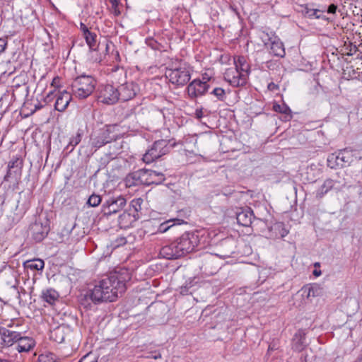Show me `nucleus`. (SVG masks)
Listing matches in <instances>:
<instances>
[{
	"label": "nucleus",
	"mask_w": 362,
	"mask_h": 362,
	"mask_svg": "<svg viewBox=\"0 0 362 362\" xmlns=\"http://www.w3.org/2000/svg\"><path fill=\"white\" fill-rule=\"evenodd\" d=\"M127 279L117 274H111L107 278L99 281L93 288L89 289L86 293L81 298L80 303L84 308H90V301L95 304L102 302H113L118 295H122L127 289Z\"/></svg>",
	"instance_id": "1"
},
{
	"label": "nucleus",
	"mask_w": 362,
	"mask_h": 362,
	"mask_svg": "<svg viewBox=\"0 0 362 362\" xmlns=\"http://www.w3.org/2000/svg\"><path fill=\"white\" fill-rule=\"evenodd\" d=\"M199 242L197 234L187 232L170 244L163 246L160 249L159 255L168 259H178L198 250Z\"/></svg>",
	"instance_id": "2"
},
{
	"label": "nucleus",
	"mask_w": 362,
	"mask_h": 362,
	"mask_svg": "<svg viewBox=\"0 0 362 362\" xmlns=\"http://www.w3.org/2000/svg\"><path fill=\"white\" fill-rule=\"evenodd\" d=\"M95 86L96 80L92 76L81 74L74 79L71 93L78 99H86L93 93Z\"/></svg>",
	"instance_id": "3"
},
{
	"label": "nucleus",
	"mask_w": 362,
	"mask_h": 362,
	"mask_svg": "<svg viewBox=\"0 0 362 362\" xmlns=\"http://www.w3.org/2000/svg\"><path fill=\"white\" fill-rule=\"evenodd\" d=\"M356 151L344 148L328 156L327 165L332 169L343 168L349 166L356 158Z\"/></svg>",
	"instance_id": "4"
},
{
	"label": "nucleus",
	"mask_w": 362,
	"mask_h": 362,
	"mask_svg": "<svg viewBox=\"0 0 362 362\" xmlns=\"http://www.w3.org/2000/svg\"><path fill=\"white\" fill-rule=\"evenodd\" d=\"M170 142V140L165 139L156 141L151 148L143 156V161L146 163H151L168 154L175 146V143L171 144Z\"/></svg>",
	"instance_id": "5"
},
{
	"label": "nucleus",
	"mask_w": 362,
	"mask_h": 362,
	"mask_svg": "<svg viewBox=\"0 0 362 362\" xmlns=\"http://www.w3.org/2000/svg\"><path fill=\"white\" fill-rule=\"evenodd\" d=\"M165 76L171 83L177 86H183L189 81L191 73L189 68L185 64L178 67L168 68Z\"/></svg>",
	"instance_id": "6"
},
{
	"label": "nucleus",
	"mask_w": 362,
	"mask_h": 362,
	"mask_svg": "<svg viewBox=\"0 0 362 362\" xmlns=\"http://www.w3.org/2000/svg\"><path fill=\"white\" fill-rule=\"evenodd\" d=\"M127 199L124 196H113L106 199L101 206V212L105 216H110L115 214L126 206Z\"/></svg>",
	"instance_id": "7"
},
{
	"label": "nucleus",
	"mask_w": 362,
	"mask_h": 362,
	"mask_svg": "<svg viewBox=\"0 0 362 362\" xmlns=\"http://www.w3.org/2000/svg\"><path fill=\"white\" fill-rule=\"evenodd\" d=\"M155 173L148 171L147 169H139L136 171L129 173L125 178L126 185L129 187L141 185H149L154 181L149 179V175Z\"/></svg>",
	"instance_id": "8"
},
{
	"label": "nucleus",
	"mask_w": 362,
	"mask_h": 362,
	"mask_svg": "<svg viewBox=\"0 0 362 362\" xmlns=\"http://www.w3.org/2000/svg\"><path fill=\"white\" fill-rule=\"evenodd\" d=\"M115 125H107L101 129L98 134L91 139V146L98 149L105 144L116 139V135H111L115 129Z\"/></svg>",
	"instance_id": "9"
},
{
	"label": "nucleus",
	"mask_w": 362,
	"mask_h": 362,
	"mask_svg": "<svg viewBox=\"0 0 362 362\" xmlns=\"http://www.w3.org/2000/svg\"><path fill=\"white\" fill-rule=\"evenodd\" d=\"M98 100L106 105L115 104L119 100L117 88L110 84L100 86L98 89Z\"/></svg>",
	"instance_id": "10"
},
{
	"label": "nucleus",
	"mask_w": 362,
	"mask_h": 362,
	"mask_svg": "<svg viewBox=\"0 0 362 362\" xmlns=\"http://www.w3.org/2000/svg\"><path fill=\"white\" fill-rule=\"evenodd\" d=\"M19 333L13 326L0 327V348L6 349L14 346L17 339H20Z\"/></svg>",
	"instance_id": "11"
},
{
	"label": "nucleus",
	"mask_w": 362,
	"mask_h": 362,
	"mask_svg": "<svg viewBox=\"0 0 362 362\" xmlns=\"http://www.w3.org/2000/svg\"><path fill=\"white\" fill-rule=\"evenodd\" d=\"M119 100L126 102L134 98L139 90V86L134 82H125L117 88Z\"/></svg>",
	"instance_id": "12"
},
{
	"label": "nucleus",
	"mask_w": 362,
	"mask_h": 362,
	"mask_svg": "<svg viewBox=\"0 0 362 362\" xmlns=\"http://www.w3.org/2000/svg\"><path fill=\"white\" fill-rule=\"evenodd\" d=\"M210 88L206 81L194 79L188 85L187 89L188 95L191 99L202 96L208 92Z\"/></svg>",
	"instance_id": "13"
},
{
	"label": "nucleus",
	"mask_w": 362,
	"mask_h": 362,
	"mask_svg": "<svg viewBox=\"0 0 362 362\" xmlns=\"http://www.w3.org/2000/svg\"><path fill=\"white\" fill-rule=\"evenodd\" d=\"M49 231V226L47 221L45 223L36 220L30 226V232L33 238L36 242H41L47 235Z\"/></svg>",
	"instance_id": "14"
},
{
	"label": "nucleus",
	"mask_w": 362,
	"mask_h": 362,
	"mask_svg": "<svg viewBox=\"0 0 362 362\" xmlns=\"http://www.w3.org/2000/svg\"><path fill=\"white\" fill-rule=\"evenodd\" d=\"M247 73L237 70H228L225 79L234 87L243 86L247 83Z\"/></svg>",
	"instance_id": "15"
},
{
	"label": "nucleus",
	"mask_w": 362,
	"mask_h": 362,
	"mask_svg": "<svg viewBox=\"0 0 362 362\" xmlns=\"http://www.w3.org/2000/svg\"><path fill=\"white\" fill-rule=\"evenodd\" d=\"M97 35L94 33L90 32L88 28H86L84 32V38L87 45L89 46V48L91 51L94 52H100V51H105L107 52L108 49V44L106 41L103 42H99L97 44L96 42Z\"/></svg>",
	"instance_id": "16"
},
{
	"label": "nucleus",
	"mask_w": 362,
	"mask_h": 362,
	"mask_svg": "<svg viewBox=\"0 0 362 362\" xmlns=\"http://www.w3.org/2000/svg\"><path fill=\"white\" fill-rule=\"evenodd\" d=\"M19 339L15 344V349L19 353H27L33 349L35 346V341L33 337L23 336L19 333Z\"/></svg>",
	"instance_id": "17"
},
{
	"label": "nucleus",
	"mask_w": 362,
	"mask_h": 362,
	"mask_svg": "<svg viewBox=\"0 0 362 362\" xmlns=\"http://www.w3.org/2000/svg\"><path fill=\"white\" fill-rule=\"evenodd\" d=\"M239 210L236 212V219L238 224L245 227L250 226L254 217L253 211L248 206L240 208Z\"/></svg>",
	"instance_id": "18"
},
{
	"label": "nucleus",
	"mask_w": 362,
	"mask_h": 362,
	"mask_svg": "<svg viewBox=\"0 0 362 362\" xmlns=\"http://www.w3.org/2000/svg\"><path fill=\"white\" fill-rule=\"evenodd\" d=\"M199 267L202 272L208 275L216 274L218 270L215 258L211 255L204 257L202 260V265Z\"/></svg>",
	"instance_id": "19"
},
{
	"label": "nucleus",
	"mask_w": 362,
	"mask_h": 362,
	"mask_svg": "<svg viewBox=\"0 0 362 362\" xmlns=\"http://www.w3.org/2000/svg\"><path fill=\"white\" fill-rule=\"evenodd\" d=\"M23 160L18 157L13 158L8 164V170L4 176V180L8 181L13 175H18L21 173Z\"/></svg>",
	"instance_id": "20"
},
{
	"label": "nucleus",
	"mask_w": 362,
	"mask_h": 362,
	"mask_svg": "<svg viewBox=\"0 0 362 362\" xmlns=\"http://www.w3.org/2000/svg\"><path fill=\"white\" fill-rule=\"evenodd\" d=\"M71 100V95L66 90L59 93L56 98L54 103V109L59 112L64 111L70 101Z\"/></svg>",
	"instance_id": "21"
},
{
	"label": "nucleus",
	"mask_w": 362,
	"mask_h": 362,
	"mask_svg": "<svg viewBox=\"0 0 362 362\" xmlns=\"http://www.w3.org/2000/svg\"><path fill=\"white\" fill-rule=\"evenodd\" d=\"M306 333L303 329H298L294 334L292 339V349L295 351L300 352L305 349L307 343L305 342Z\"/></svg>",
	"instance_id": "22"
},
{
	"label": "nucleus",
	"mask_w": 362,
	"mask_h": 362,
	"mask_svg": "<svg viewBox=\"0 0 362 362\" xmlns=\"http://www.w3.org/2000/svg\"><path fill=\"white\" fill-rule=\"evenodd\" d=\"M138 219L135 214H133L128 209L124 211L118 217V223L122 228H129Z\"/></svg>",
	"instance_id": "23"
},
{
	"label": "nucleus",
	"mask_w": 362,
	"mask_h": 362,
	"mask_svg": "<svg viewBox=\"0 0 362 362\" xmlns=\"http://www.w3.org/2000/svg\"><path fill=\"white\" fill-rule=\"evenodd\" d=\"M219 247L221 253L218 255L223 257H229L235 252L233 242L230 239L221 240Z\"/></svg>",
	"instance_id": "24"
},
{
	"label": "nucleus",
	"mask_w": 362,
	"mask_h": 362,
	"mask_svg": "<svg viewBox=\"0 0 362 362\" xmlns=\"http://www.w3.org/2000/svg\"><path fill=\"white\" fill-rule=\"evenodd\" d=\"M270 53L274 56L284 57L285 56V49L284 44L279 39H274L271 42Z\"/></svg>",
	"instance_id": "25"
},
{
	"label": "nucleus",
	"mask_w": 362,
	"mask_h": 362,
	"mask_svg": "<svg viewBox=\"0 0 362 362\" xmlns=\"http://www.w3.org/2000/svg\"><path fill=\"white\" fill-rule=\"evenodd\" d=\"M273 110L274 112L281 113L283 115V118L281 119L284 121H289L292 118V112L290 107L285 103H283L282 105L274 103L273 105Z\"/></svg>",
	"instance_id": "26"
},
{
	"label": "nucleus",
	"mask_w": 362,
	"mask_h": 362,
	"mask_svg": "<svg viewBox=\"0 0 362 362\" xmlns=\"http://www.w3.org/2000/svg\"><path fill=\"white\" fill-rule=\"evenodd\" d=\"M144 200L141 198L134 199L130 202L128 209L133 214H135L137 219L139 220L142 215V204Z\"/></svg>",
	"instance_id": "27"
},
{
	"label": "nucleus",
	"mask_w": 362,
	"mask_h": 362,
	"mask_svg": "<svg viewBox=\"0 0 362 362\" xmlns=\"http://www.w3.org/2000/svg\"><path fill=\"white\" fill-rule=\"evenodd\" d=\"M335 181L332 179H326L323 184L319 187L316 192V198H322L329 191H330L334 186Z\"/></svg>",
	"instance_id": "28"
},
{
	"label": "nucleus",
	"mask_w": 362,
	"mask_h": 362,
	"mask_svg": "<svg viewBox=\"0 0 362 362\" xmlns=\"http://www.w3.org/2000/svg\"><path fill=\"white\" fill-rule=\"evenodd\" d=\"M76 229V223H71L70 225H66L61 232V234L63 237H66V240L69 241H76L78 239L79 240V237H76L74 232Z\"/></svg>",
	"instance_id": "29"
},
{
	"label": "nucleus",
	"mask_w": 362,
	"mask_h": 362,
	"mask_svg": "<svg viewBox=\"0 0 362 362\" xmlns=\"http://www.w3.org/2000/svg\"><path fill=\"white\" fill-rule=\"evenodd\" d=\"M41 298L42 300L50 305H53L54 302L58 299L59 294L54 289L49 288L45 291H42Z\"/></svg>",
	"instance_id": "30"
},
{
	"label": "nucleus",
	"mask_w": 362,
	"mask_h": 362,
	"mask_svg": "<svg viewBox=\"0 0 362 362\" xmlns=\"http://www.w3.org/2000/svg\"><path fill=\"white\" fill-rule=\"evenodd\" d=\"M301 13L305 17L312 19L316 18V16H318L320 13H324V11L320 9L311 8L309 4H305L301 6Z\"/></svg>",
	"instance_id": "31"
},
{
	"label": "nucleus",
	"mask_w": 362,
	"mask_h": 362,
	"mask_svg": "<svg viewBox=\"0 0 362 362\" xmlns=\"http://www.w3.org/2000/svg\"><path fill=\"white\" fill-rule=\"evenodd\" d=\"M235 68L234 70L240 71L243 73H247L249 74L250 66L247 64L246 59L243 56H238L234 61Z\"/></svg>",
	"instance_id": "32"
},
{
	"label": "nucleus",
	"mask_w": 362,
	"mask_h": 362,
	"mask_svg": "<svg viewBox=\"0 0 362 362\" xmlns=\"http://www.w3.org/2000/svg\"><path fill=\"white\" fill-rule=\"evenodd\" d=\"M45 262L40 259H34L24 262V267L31 270H42L44 268Z\"/></svg>",
	"instance_id": "33"
},
{
	"label": "nucleus",
	"mask_w": 362,
	"mask_h": 362,
	"mask_svg": "<svg viewBox=\"0 0 362 362\" xmlns=\"http://www.w3.org/2000/svg\"><path fill=\"white\" fill-rule=\"evenodd\" d=\"M185 221L181 219H170L167 221H165L162 223L158 228V231L159 233H165L170 230L173 226H174L175 224L180 225L183 223Z\"/></svg>",
	"instance_id": "34"
},
{
	"label": "nucleus",
	"mask_w": 362,
	"mask_h": 362,
	"mask_svg": "<svg viewBox=\"0 0 362 362\" xmlns=\"http://www.w3.org/2000/svg\"><path fill=\"white\" fill-rule=\"evenodd\" d=\"M270 230H274L276 233V235H279L281 238L286 237L288 233V230L285 228V224L283 222L275 223Z\"/></svg>",
	"instance_id": "35"
},
{
	"label": "nucleus",
	"mask_w": 362,
	"mask_h": 362,
	"mask_svg": "<svg viewBox=\"0 0 362 362\" xmlns=\"http://www.w3.org/2000/svg\"><path fill=\"white\" fill-rule=\"evenodd\" d=\"M83 134V131L82 129H78L76 134L75 136H73L69 141V144L66 147V148L68 150L70 146H71V148L69 150L70 152H71L74 150V148L77 146L81 141L82 136Z\"/></svg>",
	"instance_id": "36"
},
{
	"label": "nucleus",
	"mask_w": 362,
	"mask_h": 362,
	"mask_svg": "<svg viewBox=\"0 0 362 362\" xmlns=\"http://www.w3.org/2000/svg\"><path fill=\"white\" fill-rule=\"evenodd\" d=\"M51 338H52L57 343H62L65 340V334L63 328L57 327L56 328L51 334Z\"/></svg>",
	"instance_id": "37"
},
{
	"label": "nucleus",
	"mask_w": 362,
	"mask_h": 362,
	"mask_svg": "<svg viewBox=\"0 0 362 362\" xmlns=\"http://www.w3.org/2000/svg\"><path fill=\"white\" fill-rule=\"evenodd\" d=\"M303 290L304 293L307 291V298H308L310 296L315 297L320 296L322 289L317 286H309L304 287Z\"/></svg>",
	"instance_id": "38"
},
{
	"label": "nucleus",
	"mask_w": 362,
	"mask_h": 362,
	"mask_svg": "<svg viewBox=\"0 0 362 362\" xmlns=\"http://www.w3.org/2000/svg\"><path fill=\"white\" fill-rule=\"evenodd\" d=\"M210 94L214 95L218 100L225 101L226 99V93L223 88L220 87L214 88L211 92Z\"/></svg>",
	"instance_id": "39"
},
{
	"label": "nucleus",
	"mask_w": 362,
	"mask_h": 362,
	"mask_svg": "<svg viewBox=\"0 0 362 362\" xmlns=\"http://www.w3.org/2000/svg\"><path fill=\"white\" fill-rule=\"evenodd\" d=\"M101 202L102 197L100 195L93 193L89 197L86 204L89 206L95 207L98 206Z\"/></svg>",
	"instance_id": "40"
},
{
	"label": "nucleus",
	"mask_w": 362,
	"mask_h": 362,
	"mask_svg": "<svg viewBox=\"0 0 362 362\" xmlns=\"http://www.w3.org/2000/svg\"><path fill=\"white\" fill-rule=\"evenodd\" d=\"M37 362H58L56 356L52 353L48 354H40L38 356Z\"/></svg>",
	"instance_id": "41"
},
{
	"label": "nucleus",
	"mask_w": 362,
	"mask_h": 362,
	"mask_svg": "<svg viewBox=\"0 0 362 362\" xmlns=\"http://www.w3.org/2000/svg\"><path fill=\"white\" fill-rule=\"evenodd\" d=\"M13 90L12 96L16 99V95L18 92H22L23 94L25 93V95H28V86H27L25 84H23L22 86L19 84L13 85Z\"/></svg>",
	"instance_id": "42"
},
{
	"label": "nucleus",
	"mask_w": 362,
	"mask_h": 362,
	"mask_svg": "<svg viewBox=\"0 0 362 362\" xmlns=\"http://www.w3.org/2000/svg\"><path fill=\"white\" fill-rule=\"evenodd\" d=\"M280 348V341L278 339H274L269 344L266 356H269L273 351L279 350Z\"/></svg>",
	"instance_id": "43"
},
{
	"label": "nucleus",
	"mask_w": 362,
	"mask_h": 362,
	"mask_svg": "<svg viewBox=\"0 0 362 362\" xmlns=\"http://www.w3.org/2000/svg\"><path fill=\"white\" fill-rule=\"evenodd\" d=\"M148 171H151V172L155 173H152V174L149 175V179L153 178L154 177H158V181L159 182H161L162 181L165 180V176L162 173H159V172H157V171L153 170H148Z\"/></svg>",
	"instance_id": "44"
},
{
	"label": "nucleus",
	"mask_w": 362,
	"mask_h": 362,
	"mask_svg": "<svg viewBox=\"0 0 362 362\" xmlns=\"http://www.w3.org/2000/svg\"><path fill=\"white\" fill-rule=\"evenodd\" d=\"M127 243V239L125 237H119L113 243L112 245L115 247L122 246Z\"/></svg>",
	"instance_id": "45"
},
{
	"label": "nucleus",
	"mask_w": 362,
	"mask_h": 362,
	"mask_svg": "<svg viewBox=\"0 0 362 362\" xmlns=\"http://www.w3.org/2000/svg\"><path fill=\"white\" fill-rule=\"evenodd\" d=\"M345 49L347 51L346 54L349 56L353 55L358 50L357 47L352 43H350Z\"/></svg>",
	"instance_id": "46"
},
{
	"label": "nucleus",
	"mask_w": 362,
	"mask_h": 362,
	"mask_svg": "<svg viewBox=\"0 0 362 362\" xmlns=\"http://www.w3.org/2000/svg\"><path fill=\"white\" fill-rule=\"evenodd\" d=\"M17 293H18V300H19V304L21 305L22 301H23V298H22V296H25L27 294V292L26 291L21 287L20 289H18L17 290Z\"/></svg>",
	"instance_id": "47"
},
{
	"label": "nucleus",
	"mask_w": 362,
	"mask_h": 362,
	"mask_svg": "<svg viewBox=\"0 0 362 362\" xmlns=\"http://www.w3.org/2000/svg\"><path fill=\"white\" fill-rule=\"evenodd\" d=\"M191 288V286H188V284H186L185 286H182L180 287V294L182 295H187L188 293H191L189 291V288Z\"/></svg>",
	"instance_id": "48"
},
{
	"label": "nucleus",
	"mask_w": 362,
	"mask_h": 362,
	"mask_svg": "<svg viewBox=\"0 0 362 362\" xmlns=\"http://www.w3.org/2000/svg\"><path fill=\"white\" fill-rule=\"evenodd\" d=\"M146 358L158 359L161 358V354L160 352L155 351L153 352L148 353V354L146 356Z\"/></svg>",
	"instance_id": "49"
},
{
	"label": "nucleus",
	"mask_w": 362,
	"mask_h": 362,
	"mask_svg": "<svg viewBox=\"0 0 362 362\" xmlns=\"http://www.w3.org/2000/svg\"><path fill=\"white\" fill-rule=\"evenodd\" d=\"M7 45V40L6 38H0V54L2 53Z\"/></svg>",
	"instance_id": "50"
},
{
	"label": "nucleus",
	"mask_w": 362,
	"mask_h": 362,
	"mask_svg": "<svg viewBox=\"0 0 362 362\" xmlns=\"http://www.w3.org/2000/svg\"><path fill=\"white\" fill-rule=\"evenodd\" d=\"M54 97L55 96L54 95V92L51 91L47 95L44 100L46 103H49L54 99Z\"/></svg>",
	"instance_id": "51"
},
{
	"label": "nucleus",
	"mask_w": 362,
	"mask_h": 362,
	"mask_svg": "<svg viewBox=\"0 0 362 362\" xmlns=\"http://www.w3.org/2000/svg\"><path fill=\"white\" fill-rule=\"evenodd\" d=\"M337 6L335 4H330L327 8V13L334 14L337 11Z\"/></svg>",
	"instance_id": "52"
},
{
	"label": "nucleus",
	"mask_w": 362,
	"mask_h": 362,
	"mask_svg": "<svg viewBox=\"0 0 362 362\" xmlns=\"http://www.w3.org/2000/svg\"><path fill=\"white\" fill-rule=\"evenodd\" d=\"M78 362H98L97 360H90V356L89 354H86L84 356H83Z\"/></svg>",
	"instance_id": "53"
},
{
	"label": "nucleus",
	"mask_w": 362,
	"mask_h": 362,
	"mask_svg": "<svg viewBox=\"0 0 362 362\" xmlns=\"http://www.w3.org/2000/svg\"><path fill=\"white\" fill-rule=\"evenodd\" d=\"M267 88L269 90L274 91L279 89V86L274 82H271L268 84Z\"/></svg>",
	"instance_id": "54"
},
{
	"label": "nucleus",
	"mask_w": 362,
	"mask_h": 362,
	"mask_svg": "<svg viewBox=\"0 0 362 362\" xmlns=\"http://www.w3.org/2000/svg\"><path fill=\"white\" fill-rule=\"evenodd\" d=\"M109 1L114 10H116L118 8L119 0H109Z\"/></svg>",
	"instance_id": "55"
},
{
	"label": "nucleus",
	"mask_w": 362,
	"mask_h": 362,
	"mask_svg": "<svg viewBox=\"0 0 362 362\" xmlns=\"http://www.w3.org/2000/svg\"><path fill=\"white\" fill-rule=\"evenodd\" d=\"M42 107L43 105L40 102H38L37 104L34 105V109L30 110V114H33L37 110H40L41 108H42Z\"/></svg>",
	"instance_id": "56"
},
{
	"label": "nucleus",
	"mask_w": 362,
	"mask_h": 362,
	"mask_svg": "<svg viewBox=\"0 0 362 362\" xmlns=\"http://www.w3.org/2000/svg\"><path fill=\"white\" fill-rule=\"evenodd\" d=\"M195 117L197 119H200L203 117L202 109H197L195 111Z\"/></svg>",
	"instance_id": "57"
},
{
	"label": "nucleus",
	"mask_w": 362,
	"mask_h": 362,
	"mask_svg": "<svg viewBox=\"0 0 362 362\" xmlns=\"http://www.w3.org/2000/svg\"><path fill=\"white\" fill-rule=\"evenodd\" d=\"M316 19H322L325 21H329V18L323 14V13H320L318 16H316Z\"/></svg>",
	"instance_id": "58"
},
{
	"label": "nucleus",
	"mask_w": 362,
	"mask_h": 362,
	"mask_svg": "<svg viewBox=\"0 0 362 362\" xmlns=\"http://www.w3.org/2000/svg\"><path fill=\"white\" fill-rule=\"evenodd\" d=\"M322 274L321 271L320 270H317V269H315L313 270V274L315 276H320Z\"/></svg>",
	"instance_id": "59"
},
{
	"label": "nucleus",
	"mask_w": 362,
	"mask_h": 362,
	"mask_svg": "<svg viewBox=\"0 0 362 362\" xmlns=\"http://www.w3.org/2000/svg\"><path fill=\"white\" fill-rule=\"evenodd\" d=\"M209 80H210V78L206 76V74L203 75L202 81L208 82Z\"/></svg>",
	"instance_id": "60"
},
{
	"label": "nucleus",
	"mask_w": 362,
	"mask_h": 362,
	"mask_svg": "<svg viewBox=\"0 0 362 362\" xmlns=\"http://www.w3.org/2000/svg\"><path fill=\"white\" fill-rule=\"evenodd\" d=\"M57 81H59V78L58 77L54 78L52 80V86H54L55 84L57 83Z\"/></svg>",
	"instance_id": "61"
},
{
	"label": "nucleus",
	"mask_w": 362,
	"mask_h": 362,
	"mask_svg": "<svg viewBox=\"0 0 362 362\" xmlns=\"http://www.w3.org/2000/svg\"><path fill=\"white\" fill-rule=\"evenodd\" d=\"M354 362H362V354Z\"/></svg>",
	"instance_id": "62"
},
{
	"label": "nucleus",
	"mask_w": 362,
	"mask_h": 362,
	"mask_svg": "<svg viewBox=\"0 0 362 362\" xmlns=\"http://www.w3.org/2000/svg\"><path fill=\"white\" fill-rule=\"evenodd\" d=\"M81 29H82V30L83 31V33L85 32L86 28H87L84 24H83V23H81Z\"/></svg>",
	"instance_id": "63"
},
{
	"label": "nucleus",
	"mask_w": 362,
	"mask_h": 362,
	"mask_svg": "<svg viewBox=\"0 0 362 362\" xmlns=\"http://www.w3.org/2000/svg\"><path fill=\"white\" fill-rule=\"evenodd\" d=\"M114 13L116 16H119L120 14V11L118 10V8L114 11Z\"/></svg>",
	"instance_id": "64"
}]
</instances>
